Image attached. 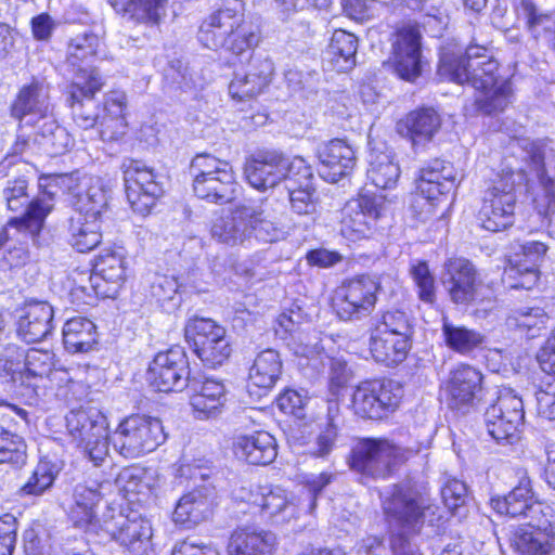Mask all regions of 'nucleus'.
<instances>
[{
	"instance_id": "f257e3e1",
	"label": "nucleus",
	"mask_w": 555,
	"mask_h": 555,
	"mask_svg": "<svg viewBox=\"0 0 555 555\" xmlns=\"http://www.w3.org/2000/svg\"><path fill=\"white\" fill-rule=\"evenodd\" d=\"M437 72L442 79L469 83L478 91L476 105L486 114L502 112L511 103V81L499 73V63L486 46L472 44L464 55L442 48Z\"/></svg>"
},
{
	"instance_id": "f03ea898",
	"label": "nucleus",
	"mask_w": 555,
	"mask_h": 555,
	"mask_svg": "<svg viewBox=\"0 0 555 555\" xmlns=\"http://www.w3.org/2000/svg\"><path fill=\"white\" fill-rule=\"evenodd\" d=\"M211 235L229 246H249L253 240L274 242L283 235L282 227L270 205L261 201H243L228 214L216 218Z\"/></svg>"
},
{
	"instance_id": "7ed1b4c3",
	"label": "nucleus",
	"mask_w": 555,
	"mask_h": 555,
	"mask_svg": "<svg viewBox=\"0 0 555 555\" xmlns=\"http://www.w3.org/2000/svg\"><path fill=\"white\" fill-rule=\"evenodd\" d=\"M197 37L208 49H222L238 56L258 46L260 29L245 16L242 0H224L220 9L203 21Z\"/></svg>"
},
{
	"instance_id": "20e7f679",
	"label": "nucleus",
	"mask_w": 555,
	"mask_h": 555,
	"mask_svg": "<svg viewBox=\"0 0 555 555\" xmlns=\"http://www.w3.org/2000/svg\"><path fill=\"white\" fill-rule=\"evenodd\" d=\"M383 509L392 532L393 555H421L410 544L406 534L418 532L426 520L434 526L441 518L436 505L421 506L410 491L398 486L382 495Z\"/></svg>"
},
{
	"instance_id": "39448f33",
	"label": "nucleus",
	"mask_w": 555,
	"mask_h": 555,
	"mask_svg": "<svg viewBox=\"0 0 555 555\" xmlns=\"http://www.w3.org/2000/svg\"><path fill=\"white\" fill-rule=\"evenodd\" d=\"M76 192L75 214L69 219L68 241L79 253L94 249L102 241V211L107 192L99 178H83Z\"/></svg>"
},
{
	"instance_id": "423d86ee",
	"label": "nucleus",
	"mask_w": 555,
	"mask_h": 555,
	"mask_svg": "<svg viewBox=\"0 0 555 555\" xmlns=\"http://www.w3.org/2000/svg\"><path fill=\"white\" fill-rule=\"evenodd\" d=\"M126 250L122 247H108L94 259L91 274H79L69 296L78 306L93 305L101 298H114L126 281Z\"/></svg>"
},
{
	"instance_id": "0eeeda50",
	"label": "nucleus",
	"mask_w": 555,
	"mask_h": 555,
	"mask_svg": "<svg viewBox=\"0 0 555 555\" xmlns=\"http://www.w3.org/2000/svg\"><path fill=\"white\" fill-rule=\"evenodd\" d=\"M74 178L72 176H49L39 179L41 194L31 202H28L26 193L27 182L24 179L10 181L3 190V196L8 208L17 211L27 205L23 222L25 228L36 234L42 228L46 217L54 206V197L57 189H66L73 192Z\"/></svg>"
},
{
	"instance_id": "6e6552de",
	"label": "nucleus",
	"mask_w": 555,
	"mask_h": 555,
	"mask_svg": "<svg viewBox=\"0 0 555 555\" xmlns=\"http://www.w3.org/2000/svg\"><path fill=\"white\" fill-rule=\"evenodd\" d=\"M193 191L210 203L223 204L233 201L238 184L232 166L210 154H198L191 163Z\"/></svg>"
},
{
	"instance_id": "1a4fd4ad",
	"label": "nucleus",
	"mask_w": 555,
	"mask_h": 555,
	"mask_svg": "<svg viewBox=\"0 0 555 555\" xmlns=\"http://www.w3.org/2000/svg\"><path fill=\"white\" fill-rule=\"evenodd\" d=\"M526 180L525 170L508 168L483 196L481 208L478 212L480 225L491 232L505 230L514 222L516 206L515 186Z\"/></svg>"
},
{
	"instance_id": "9d476101",
	"label": "nucleus",
	"mask_w": 555,
	"mask_h": 555,
	"mask_svg": "<svg viewBox=\"0 0 555 555\" xmlns=\"http://www.w3.org/2000/svg\"><path fill=\"white\" fill-rule=\"evenodd\" d=\"M237 503L250 506L253 513L275 524L287 522L302 513L296 498L280 486L250 483L233 492Z\"/></svg>"
},
{
	"instance_id": "9b49d317",
	"label": "nucleus",
	"mask_w": 555,
	"mask_h": 555,
	"mask_svg": "<svg viewBox=\"0 0 555 555\" xmlns=\"http://www.w3.org/2000/svg\"><path fill=\"white\" fill-rule=\"evenodd\" d=\"M166 440L160 420L133 414L124 418L113 434L115 450L126 459H137L156 450Z\"/></svg>"
},
{
	"instance_id": "f8f14e48",
	"label": "nucleus",
	"mask_w": 555,
	"mask_h": 555,
	"mask_svg": "<svg viewBox=\"0 0 555 555\" xmlns=\"http://www.w3.org/2000/svg\"><path fill=\"white\" fill-rule=\"evenodd\" d=\"M101 532L133 555H144L151 548V521L134 512L125 514L121 509L108 505L101 516Z\"/></svg>"
},
{
	"instance_id": "ddd939ff",
	"label": "nucleus",
	"mask_w": 555,
	"mask_h": 555,
	"mask_svg": "<svg viewBox=\"0 0 555 555\" xmlns=\"http://www.w3.org/2000/svg\"><path fill=\"white\" fill-rule=\"evenodd\" d=\"M66 428L73 442L88 454L95 466L108 455V429L105 416L98 410H73L66 416Z\"/></svg>"
},
{
	"instance_id": "4468645a",
	"label": "nucleus",
	"mask_w": 555,
	"mask_h": 555,
	"mask_svg": "<svg viewBox=\"0 0 555 555\" xmlns=\"http://www.w3.org/2000/svg\"><path fill=\"white\" fill-rule=\"evenodd\" d=\"M524 420L522 399L511 388L500 389L495 402L485 413L488 434L501 444H514L520 440Z\"/></svg>"
},
{
	"instance_id": "2eb2a0df",
	"label": "nucleus",
	"mask_w": 555,
	"mask_h": 555,
	"mask_svg": "<svg viewBox=\"0 0 555 555\" xmlns=\"http://www.w3.org/2000/svg\"><path fill=\"white\" fill-rule=\"evenodd\" d=\"M406 452L387 439H361L352 449L351 468L362 476L384 479L408 459Z\"/></svg>"
},
{
	"instance_id": "dca6fc26",
	"label": "nucleus",
	"mask_w": 555,
	"mask_h": 555,
	"mask_svg": "<svg viewBox=\"0 0 555 555\" xmlns=\"http://www.w3.org/2000/svg\"><path fill=\"white\" fill-rule=\"evenodd\" d=\"M184 336L208 367L222 365L232 352L225 328L211 319L190 318L184 326Z\"/></svg>"
},
{
	"instance_id": "f3484780",
	"label": "nucleus",
	"mask_w": 555,
	"mask_h": 555,
	"mask_svg": "<svg viewBox=\"0 0 555 555\" xmlns=\"http://www.w3.org/2000/svg\"><path fill=\"white\" fill-rule=\"evenodd\" d=\"M379 289V282L370 275L347 280L336 288L333 308L341 320H361L375 309Z\"/></svg>"
},
{
	"instance_id": "a211bd4d",
	"label": "nucleus",
	"mask_w": 555,
	"mask_h": 555,
	"mask_svg": "<svg viewBox=\"0 0 555 555\" xmlns=\"http://www.w3.org/2000/svg\"><path fill=\"white\" fill-rule=\"evenodd\" d=\"M403 396L402 387L392 379H371L360 383L352 393L353 412L372 420L392 413Z\"/></svg>"
},
{
	"instance_id": "6ab92c4d",
	"label": "nucleus",
	"mask_w": 555,
	"mask_h": 555,
	"mask_svg": "<svg viewBox=\"0 0 555 555\" xmlns=\"http://www.w3.org/2000/svg\"><path fill=\"white\" fill-rule=\"evenodd\" d=\"M23 379L25 380L21 390H17V395L30 405L44 396L55 382L57 384L72 383L67 371L53 369V354L50 351L38 349H30L26 352Z\"/></svg>"
},
{
	"instance_id": "aec40b11",
	"label": "nucleus",
	"mask_w": 555,
	"mask_h": 555,
	"mask_svg": "<svg viewBox=\"0 0 555 555\" xmlns=\"http://www.w3.org/2000/svg\"><path fill=\"white\" fill-rule=\"evenodd\" d=\"M482 379L481 372L467 364L451 370L441 386L448 408L462 415L473 411L482 397Z\"/></svg>"
},
{
	"instance_id": "412c9836",
	"label": "nucleus",
	"mask_w": 555,
	"mask_h": 555,
	"mask_svg": "<svg viewBox=\"0 0 555 555\" xmlns=\"http://www.w3.org/2000/svg\"><path fill=\"white\" fill-rule=\"evenodd\" d=\"M126 195L132 210L145 216L163 195V186L154 170L140 160L124 164Z\"/></svg>"
},
{
	"instance_id": "4be33fe9",
	"label": "nucleus",
	"mask_w": 555,
	"mask_h": 555,
	"mask_svg": "<svg viewBox=\"0 0 555 555\" xmlns=\"http://www.w3.org/2000/svg\"><path fill=\"white\" fill-rule=\"evenodd\" d=\"M102 78L93 72L80 70L68 86L67 102L72 108L74 122L83 130L99 125L100 107L94 101V94L102 87Z\"/></svg>"
},
{
	"instance_id": "5701e85b",
	"label": "nucleus",
	"mask_w": 555,
	"mask_h": 555,
	"mask_svg": "<svg viewBox=\"0 0 555 555\" xmlns=\"http://www.w3.org/2000/svg\"><path fill=\"white\" fill-rule=\"evenodd\" d=\"M189 360L182 347L158 352L147 370V380L158 391H180L188 386Z\"/></svg>"
},
{
	"instance_id": "b1692460",
	"label": "nucleus",
	"mask_w": 555,
	"mask_h": 555,
	"mask_svg": "<svg viewBox=\"0 0 555 555\" xmlns=\"http://www.w3.org/2000/svg\"><path fill=\"white\" fill-rule=\"evenodd\" d=\"M384 205L385 201L382 196L366 194L349 201L343 210L341 235L351 242L372 236Z\"/></svg>"
},
{
	"instance_id": "393cba45",
	"label": "nucleus",
	"mask_w": 555,
	"mask_h": 555,
	"mask_svg": "<svg viewBox=\"0 0 555 555\" xmlns=\"http://www.w3.org/2000/svg\"><path fill=\"white\" fill-rule=\"evenodd\" d=\"M109 487V482L96 480H85L74 487L68 518L75 527L100 534L101 518H96V507Z\"/></svg>"
},
{
	"instance_id": "a878e982",
	"label": "nucleus",
	"mask_w": 555,
	"mask_h": 555,
	"mask_svg": "<svg viewBox=\"0 0 555 555\" xmlns=\"http://www.w3.org/2000/svg\"><path fill=\"white\" fill-rule=\"evenodd\" d=\"M548 247L539 241H529L519 246L511 264L503 273V281L511 288L531 289L540 279V266Z\"/></svg>"
},
{
	"instance_id": "bb28decb",
	"label": "nucleus",
	"mask_w": 555,
	"mask_h": 555,
	"mask_svg": "<svg viewBox=\"0 0 555 555\" xmlns=\"http://www.w3.org/2000/svg\"><path fill=\"white\" fill-rule=\"evenodd\" d=\"M456 179L453 165L441 159H435L420 170L417 190L429 212L455 186Z\"/></svg>"
},
{
	"instance_id": "cd10ccee",
	"label": "nucleus",
	"mask_w": 555,
	"mask_h": 555,
	"mask_svg": "<svg viewBox=\"0 0 555 555\" xmlns=\"http://www.w3.org/2000/svg\"><path fill=\"white\" fill-rule=\"evenodd\" d=\"M274 73L273 62L262 55H254L243 73H236L229 85V93L237 101L261 94L270 85Z\"/></svg>"
},
{
	"instance_id": "c85d7f7f",
	"label": "nucleus",
	"mask_w": 555,
	"mask_h": 555,
	"mask_svg": "<svg viewBox=\"0 0 555 555\" xmlns=\"http://www.w3.org/2000/svg\"><path fill=\"white\" fill-rule=\"evenodd\" d=\"M397 74L413 81L421 75V33L415 25L406 24L396 33L392 44Z\"/></svg>"
},
{
	"instance_id": "c756f323",
	"label": "nucleus",
	"mask_w": 555,
	"mask_h": 555,
	"mask_svg": "<svg viewBox=\"0 0 555 555\" xmlns=\"http://www.w3.org/2000/svg\"><path fill=\"white\" fill-rule=\"evenodd\" d=\"M11 115L20 122L30 126L51 117L48 87L39 81L24 86L11 106Z\"/></svg>"
},
{
	"instance_id": "7c9ffc66",
	"label": "nucleus",
	"mask_w": 555,
	"mask_h": 555,
	"mask_svg": "<svg viewBox=\"0 0 555 555\" xmlns=\"http://www.w3.org/2000/svg\"><path fill=\"white\" fill-rule=\"evenodd\" d=\"M443 268V283L454 302L468 304L478 299L477 271L469 260L461 257L450 258Z\"/></svg>"
},
{
	"instance_id": "2f4dec72",
	"label": "nucleus",
	"mask_w": 555,
	"mask_h": 555,
	"mask_svg": "<svg viewBox=\"0 0 555 555\" xmlns=\"http://www.w3.org/2000/svg\"><path fill=\"white\" fill-rule=\"evenodd\" d=\"M317 155L320 160L319 175L331 183L348 176L356 165L353 149L340 139L320 144Z\"/></svg>"
},
{
	"instance_id": "473e14b6",
	"label": "nucleus",
	"mask_w": 555,
	"mask_h": 555,
	"mask_svg": "<svg viewBox=\"0 0 555 555\" xmlns=\"http://www.w3.org/2000/svg\"><path fill=\"white\" fill-rule=\"evenodd\" d=\"M54 310L47 301H31L20 309L17 335L27 344L44 339L53 330Z\"/></svg>"
},
{
	"instance_id": "72a5a7b5",
	"label": "nucleus",
	"mask_w": 555,
	"mask_h": 555,
	"mask_svg": "<svg viewBox=\"0 0 555 555\" xmlns=\"http://www.w3.org/2000/svg\"><path fill=\"white\" fill-rule=\"evenodd\" d=\"M191 391L190 404L198 420L218 416L228 401V390L219 379L207 377L202 382H193Z\"/></svg>"
},
{
	"instance_id": "f704fd0d",
	"label": "nucleus",
	"mask_w": 555,
	"mask_h": 555,
	"mask_svg": "<svg viewBox=\"0 0 555 555\" xmlns=\"http://www.w3.org/2000/svg\"><path fill=\"white\" fill-rule=\"evenodd\" d=\"M283 156L276 152H259L247 158L244 173L256 190L274 188L284 180Z\"/></svg>"
},
{
	"instance_id": "c9c22d12",
	"label": "nucleus",
	"mask_w": 555,
	"mask_h": 555,
	"mask_svg": "<svg viewBox=\"0 0 555 555\" xmlns=\"http://www.w3.org/2000/svg\"><path fill=\"white\" fill-rule=\"evenodd\" d=\"M276 535L264 529L245 526L236 528L230 535L228 555H273Z\"/></svg>"
},
{
	"instance_id": "e433bc0d",
	"label": "nucleus",
	"mask_w": 555,
	"mask_h": 555,
	"mask_svg": "<svg viewBox=\"0 0 555 555\" xmlns=\"http://www.w3.org/2000/svg\"><path fill=\"white\" fill-rule=\"evenodd\" d=\"M282 374V360L278 351L266 349L257 354L249 367L247 387L260 397L271 390Z\"/></svg>"
},
{
	"instance_id": "4c0bfd02",
	"label": "nucleus",
	"mask_w": 555,
	"mask_h": 555,
	"mask_svg": "<svg viewBox=\"0 0 555 555\" xmlns=\"http://www.w3.org/2000/svg\"><path fill=\"white\" fill-rule=\"evenodd\" d=\"M375 331V348L378 353H383L384 344L386 340H383L382 336L395 335V350L400 351L401 348H406L408 340H411L412 336V326L410 323V319L408 314L401 310H388L384 312L379 318L375 320L374 326L372 327Z\"/></svg>"
},
{
	"instance_id": "58836bf2",
	"label": "nucleus",
	"mask_w": 555,
	"mask_h": 555,
	"mask_svg": "<svg viewBox=\"0 0 555 555\" xmlns=\"http://www.w3.org/2000/svg\"><path fill=\"white\" fill-rule=\"evenodd\" d=\"M235 454L253 465H268L276 457V442L267 431H256L236 439Z\"/></svg>"
},
{
	"instance_id": "ea45409f",
	"label": "nucleus",
	"mask_w": 555,
	"mask_h": 555,
	"mask_svg": "<svg viewBox=\"0 0 555 555\" xmlns=\"http://www.w3.org/2000/svg\"><path fill=\"white\" fill-rule=\"evenodd\" d=\"M441 125L439 114L429 107H423L409 113L397 124L401 135L408 137L414 144L431 140Z\"/></svg>"
},
{
	"instance_id": "a19ab883",
	"label": "nucleus",
	"mask_w": 555,
	"mask_h": 555,
	"mask_svg": "<svg viewBox=\"0 0 555 555\" xmlns=\"http://www.w3.org/2000/svg\"><path fill=\"white\" fill-rule=\"evenodd\" d=\"M515 12L533 38L544 39L555 51V13L541 12L532 0H519L515 3Z\"/></svg>"
},
{
	"instance_id": "79ce46f5",
	"label": "nucleus",
	"mask_w": 555,
	"mask_h": 555,
	"mask_svg": "<svg viewBox=\"0 0 555 555\" xmlns=\"http://www.w3.org/2000/svg\"><path fill=\"white\" fill-rule=\"evenodd\" d=\"M126 95L112 92L104 103V115L99 121V135L103 141H118L127 131L125 119Z\"/></svg>"
},
{
	"instance_id": "37998d69",
	"label": "nucleus",
	"mask_w": 555,
	"mask_h": 555,
	"mask_svg": "<svg viewBox=\"0 0 555 555\" xmlns=\"http://www.w3.org/2000/svg\"><path fill=\"white\" fill-rule=\"evenodd\" d=\"M154 483L153 473L139 466L125 467L115 479L118 491L129 502H140L147 498Z\"/></svg>"
},
{
	"instance_id": "c03bdc74",
	"label": "nucleus",
	"mask_w": 555,
	"mask_h": 555,
	"mask_svg": "<svg viewBox=\"0 0 555 555\" xmlns=\"http://www.w3.org/2000/svg\"><path fill=\"white\" fill-rule=\"evenodd\" d=\"M116 10L128 13L139 23L159 25L167 15L168 0H108Z\"/></svg>"
},
{
	"instance_id": "a18cd8bd",
	"label": "nucleus",
	"mask_w": 555,
	"mask_h": 555,
	"mask_svg": "<svg viewBox=\"0 0 555 555\" xmlns=\"http://www.w3.org/2000/svg\"><path fill=\"white\" fill-rule=\"evenodd\" d=\"M63 341L72 353L89 352L98 343L96 327L89 319L73 318L63 326Z\"/></svg>"
},
{
	"instance_id": "49530a36",
	"label": "nucleus",
	"mask_w": 555,
	"mask_h": 555,
	"mask_svg": "<svg viewBox=\"0 0 555 555\" xmlns=\"http://www.w3.org/2000/svg\"><path fill=\"white\" fill-rule=\"evenodd\" d=\"M493 508L501 515L517 517L526 515L539 501L533 500L530 479L522 473L519 483L505 496L491 500Z\"/></svg>"
},
{
	"instance_id": "de8ad7c7",
	"label": "nucleus",
	"mask_w": 555,
	"mask_h": 555,
	"mask_svg": "<svg viewBox=\"0 0 555 555\" xmlns=\"http://www.w3.org/2000/svg\"><path fill=\"white\" fill-rule=\"evenodd\" d=\"M211 514V500L204 490L195 489L184 494L173 511V521L188 527L206 519Z\"/></svg>"
},
{
	"instance_id": "09e8293b",
	"label": "nucleus",
	"mask_w": 555,
	"mask_h": 555,
	"mask_svg": "<svg viewBox=\"0 0 555 555\" xmlns=\"http://www.w3.org/2000/svg\"><path fill=\"white\" fill-rule=\"evenodd\" d=\"M367 179L379 189H392L400 177V168L390 152L372 150L369 155Z\"/></svg>"
},
{
	"instance_id": "8fccbe9b",
	"label": "nucleus",
	"mask_w": 555,
	"mask_h": 555,
	"mask_svg": "<svg viewBox=\"0 0 555 555\" xmlns=\"http://www.w3.org/2000/svg\"><path fill=\"white\" fill-rule=\"evenodd\" d=\"M358 40L345 30H335L326 50V56L338 72L351 69L356 64Z\"/></svg>"
},
{
	"instance_id": "3c124183",
	"label": "nucleus",
	"mask_w": 555,
	"mask_h": 555,
	"mask_svg": "<svg viewBox=\"0 0 555 555\" xmlns=\"http://www.w3.org/2000/svg\"><path fill=\"white\" fill-rule=\"evenodd\" d=\"M100 43V38L94 34L78 35L72 39L67 50V62L70 66L77 67L74 77L80 70L93 72L100 76L98 70L91 66Z\"/></svg>"
},
{
	"instance_id": "603ef678",
	"label": "nucleus",
	"mask_w": 555,
	"mask_h": 555,
	"mask_svg": "<svg viewBox=\"0 0 555 555\" xmlns=\"http://www.w3.org/2000/svg\"><path fill=\"white\" fill-rule=\"evenodd\" d=\"M511 545L515 555H552L555 552V538L517 527L513 532Z\"/></svg>"
},
{
	"instance_id": "864d4df0",
	"label": "nucleus",
	"mask_w": 555,
	"mask_h": 555,
	"mask_svg": "<svg viewBox=\"0 0 555 555\" xmlns=\"http://www.w3.org/2000/svg\"><path fill=\"white\" fill-rule=\"evenodd\" d=\"M548 317L540 307H524L506 318V325L528 338H534L546 327Z\"/></svg>"
},
{
	"instance_id": "5fc2aeb1",
	"label": "nucleus",
	"mask_w": 555,
	"mask_h": 555,
	"mask_svg": "<svg viewBox=\"0 0 555 555\" xmlns=\"http://www.w3.org/2000/svg\"><path fill=\"white\" fill-rule=\"evenodd\" d=\"M38 127L36 140L48 155L59 156L68 150L72 143L70 135L52 117L44 119Z\"/></svg>"
},
{
	"instance_id": "6e6d98bb",
	"label": "nucleus",
	"mask_w": 555,
	"mask_h": 555,
	"mask_svg": "<svg viewBox=\"0 0 555 555\" xmlns=\"http://www.w3.org/2000/svg\"><path fill=\"white\" fill-rule=\"evenodd\" d=\"M338 405L331 403L327 409L326 424L320 428L309 453L315 457H326L336 444L338 437Z\"/></svg>"
},
{
	"instance_id": "4d7b16f0",
	"label": "nucleus",
	"mask_w": 555,
	"mask_h": 555,
	"mask_svg": "<svg viewBox=\"0 0 555 555\" xmlns=\"http://www.w3.org/2000/svg\"><path fill=\"white\" fill-rule=\"evenodd\" d=\"M335 478V475L328 472L320 474H310L304 477L302 492L297 502L302 514H311L317 507V500L325 487Z\"/></svg>"
},
{
	"instance_id": "13d9d810",
	"label": "nucleus",
	"mask_w": 555,
	"mask_h": 555,
	"mask_svg": "<svg viewBox=\"0 0 555 555\" xmlns=\"http://www.w3.org/2000/svg\"><path fill=\"white\" fill-rule=\"evenodd\" d=\"M25 349L14 345H7L0 352V370L10 377L14 391L21 390L25 379H23V371L25 367Z\"/></svg>"
},
{
	"instance_id": "bf43d9fd",
	"label": "nucleus",
	"mask_w": 555,
	"mask_h": 555,
	"mask_svg": "<svg viewBox=\"0 0 555 555\" xmlns=\"http://www.w3.org/2000/svg\"><path fill=\"white\" fill-rule=\"evenodd\" d=\"M442 332L447 345L460 353L469 352L483 341V336L479 332L455 326L447 321L443 322Z\"/></svg>"
},
{
	"instance_id": "052dcab7",
	"label": "nucleus",
	"mask_w": 555,
	"mask_h": 555,
	"mask_svg": "<svg viewBox=\"0 0 555 555\" xmlns=\"http://www.w3.org/2000/svg\"><path fill=\"white\" fill-rule=\"evenodd\" d=\"M525 517L528 521L518 527L528 529L537 533H547L551 538H555V512L552 506L539 502L531 506Z\"/></svg>"
},
{
	"instance_id": "680f3d73",
	"label": "nucleus",
	"mask_w": 555,
	"mask_h": 555,
	"mask_svg": "<svg viewBox=\"0 0 555 555\" xmlns=\"http://www.w3.org/2000/svg\"><path fill=\"white\" fill-rule=\"evenodd\" d=\"M26 461V447L23 439L0 425V464L21 466Z\"/></svg>"
},
{
	"instance_id": "e2e57ef3",
	"label": "nucleus",
	"mask_w": 555,
	"mask_h": 555,
	"mask_svg": "<svg viewBox=\"0 0 555 555\" xmlns=\"http://www.w3.org/2000/svg\"><path fill=\"white\" fill-rule=\"evenodd\" d=\"M410 274L418 298L424 302L433 304L436 299V283L428 263L422 260L414 261L410 267Z\"/></svg>"
},
{
	"instance_id": "0e129e2a",
	"label": "nucleus",
	"mask_w": 555,
	"mask_h": 555,
	"mask_svg": "<svg viewBox=\"0 0 555 555\" xmlns=\"http://www.w3.org/2000/svg\"><path fill=\"white\" fill-rule=\"evenodd\" d=\"M183 287L173 275L156 274L150 285L151 296L160 305L170 304L177 307L179 289Z\"/></svg>"
},
{
	"instance_id": "69168bd1",
	"label": "nucleus",
	"mask_w": 555,
	"mask_h": 555,
	"mask_svg": "<svg viewBox=\"0 0 555 555\" xmlns=\"http://www.w3.org/2000/svg\"><path fill=\"white\" fill-rule=\"evenodd\" d=\"M512 149H518L521 152L520 156L535 171L537 177L542 178L546 153V145L542 141H532L528 138L515 139L512 142Z\"/></svg>"
},
{
	"instance_id": "338daca9",
	"label": "nucleus",
	"mask_w": 555,
	"mask_h": 555,
	"mask_svg": "<svg viewBox=\"0 0 555 555\" xmlns=\"http://www.w3.org/2000/svg\"><path fill=\"white\" fill-rule=\"evenodd\" d=\"M56 477L54 466L47 461H40L27 482L21 488L24 495H41L49 489Z\"/></svg>"
},
{
	"instance_id": "774afa93",
	"label": "nucleus",
	"mask_w": 555,
	"mask_h": 555,
	"mask_svg": "<svg viewBox=\"0 0 555 555\" xmlns=\"http://www.w3.org/2000/svg\"><path fill=\"white\" fill-rule=\"evenodd\" d=\"M289 193L291 207L294 212L298 215H312L317 210V203L314 199V189L311 183L299 185L293 189L287 185Z\"/></svg>"
}]
</instances>
